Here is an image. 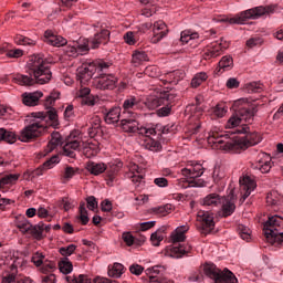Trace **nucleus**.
I'll return each instance as SVG.
<instances>
[{"mask_svg": "<svg viewBox=\"0 0 283 283\" xmlns=\"http://www.w3.org/2000/svg\"><path fill=\"white\" fill-rule=\"evenodd\" d=\"M241 134H245V136L229 137V134L212 132L208 137V144L213 149H223V151H234V154H238V151H243L244 149H249V147L262 143V136L258 132H251L249 127L247 133Z\"/></svg>", "mask_w": 283, "mask_h": 283, "instance_id": "1", "label": "nucleus"}, {"mask_svg": "<svg viewBox=\"0 0 283 283\" xmlns=\"http://www.w3.org/2000/svg\"><path fill=\"white\" fill-rule=\"evenodd\" d=\"M29 75L20 73L9 76V81L18 83V85H45L49 81H52V71L45 60L43 53L33 54L29 57L27 63Z\"/></svg>", "mask_w": 283, "mask_h": 283, "instance_id": "2", "label": "nucleus"}, {"mask_svg": "<svg viewBox=\"0 0 283 283\" xmlns=\"http://www.w3.org/2000/svg\"><path fill=\"white\" fill-rule=\"evenodd\" d=\"M233 114L226 124L227 129L231 130V137L235 134H247L249 125L253 123L255 114H258V104L249 102L247 98H240L232 104Z\"/></svg>", "mask_w": 283, "mask_h": 283, "instance_id": "3", "label": "nucleus"}, {"mask_svg": "<svg viewBox=\"0 0 283 283\" xmlns=\"http://www.w3.org/2000/svg\"><path fill=\"white\" fill-rule=\"evenodd\" d=\"M48 125L59 127V114L54 108H50L45 113H33V119L20 132L18 138L21 143H32V140H36L39 136L45 134Z\"/></svg>", "mask_w": 283, "mask_h": 283, "instance_id": "4", "label": "nucleus"}, {"mask_svg": "<svg viewBox=\"0 0 283 283\" xmlns=\"http://www.w3.org/2000/svg\"><path fill=\"white\" fill-rule=\"evenodd\" d=\"M203 273L196 272L189 276V282L202 283L211 280L212 283H238V277L231 270H221L216 263H205ZM206 275V276H205Z\"/></svg>", "mask_w": 283, "mask_h": 283, "instance_id": "5", "label": "nucleus"}, {"mask_svg": "<svg viewBox=\"0 0 283 283\" xmlns=\"http://www.w3.org/2000/svg\"><path fill=\"white\" fill-rule=\"evenodd\" d=\"M76 138V134L72 133L66 139V143L64 144L63 137L61 136V133L55 132L51 134V139L45 148V153L50 154V151H54L59 145L63 147V151L65 156H69V158H74L76 156V149L81 147V142L78 139H72Z\"/></svg>", "mask_w": 283, "mask_h": 283, "instance_id": "6", "label": "nucleus"}, {"mask_svg": "<svg viewBox=\"0 0 283 283\" xmlns=\"http://www.w3.org/2000/svg\"><path fill=\"white\" fill-rule=\"evenodd\" d=\"M263 233L269 244L274 247L283 244V218L277 214L269 217L263 226Z\"/></svg>", "mask_w": 283, "mask_h": 283, "instance_id": "7", "label": "nucleus"}, {"mask_svg": "<svg viewBox=\"0 0 283 283\" xmlns=\"http://www.w3.org/2000/svg\"><path fill=\"white\" fill-rule=\"evenodd\" d=\"M188 231L189 226H180L171 233L170 241L172 242L174 247L169 251L170 258L179 260V258H184V255H187V253H191V244L180 243L187 240L185 233H187Z\"/></svg>", "mask_w": 283, "mask_h": 283, "instance_id": "8", "label": "nucleus"}, {"mask_svg": "<svg viewBox=\"0 0 283 283\" xmlns=\"http://www.w3.org/2000/svg\"><path fill=\"white\" fill-rule=\"evenodd\" d=\"M275 12V6H268V7H255L252 9H248L240 13L234 14L232 18H226L220 21H226L231 24L243 25L247 21L253 19H260V17H264L266 14H273Z\"/></svg>", "mask_w": 283, "mask_h": 283, "instance_id": "9", "label": "nucleus"}, {"mask_svg": "<svg viewBox=\"0 0 283 283\" xmlns=\"http://www.w3.org/2000/svg\"><path fill=\"white\" fill-rule=\"evenodd\" d=\"M181 174L186 179L179 181V187L184 189L188 187H205V180L199 179L205 174V167L200 163L190 161L186 168L181 169Z\"/></svg>", "mask_w": 283, "mask_h": 283, "instance_id": "10", "label": "nucleus"}, {"mask_svg": "<svg viewBox=\"0 0 283 283\" xmlns=\"http://www.w3.org/2000/svg\"><path fill=\"white\" fill-rule=\"evenodd\" d=\"M112 63L98 60L88 64H83L77 69L76 78L80 81L81 85H85L88 81L92 80L94 74H101V72H107Z\"/></svg>", "mask_w": 283, "mask_h": 283, "instance_id": "11", "label": "nucleus"}, {"mask_svg": "<svg viewBox=\"0 0 283 283\" xmlns=\"http://www.w3.org/2000/svg\"><path fill=\"white\" fill-rule=\"evenodd\" d=\"M9 270L2 277V283H32V279L24 275H17L19 273V266H23V259L13 258L11 259Z\"/></svg>", "mask_w": 283, "mask_h": 283, "instance_id": "12", "label": "nucleus"}, {"mask_svg": "<svg viewBox=\"0 0 283 283\" xmlns=\"http://www.w3.org/2000/svg\"><path fill=\"white\" fill-rule=\"evenodd\" d=\"M144 103L140 97L128 96L123 103L122 118H138V113L143 109Z\"/></svg>", "mask_w": 283, "mask_h": 283, "instance_id": "13", "label": "nucleus"}, {"mask_svg": "<svg viewBox=\"0 0 283 283\" xmlns=\"http://www.w3.org/2000/svg\"><path fill=\"white\" fill-rule=\"evenodd\" d=\"M230 43L223 38L220 41L212 42L203 49L202 59L205 61H211V59H218L224 50H228Z\"/></svg>", "mask_w": 283, "mask_h": 283, "instance_id": "14", "label": "nucleus"}, {"mask_svg": "<svg viewBox=\"0 0 283 283\" xmlns=\"http://www.w3.org/2000/svg\"><path fill=\"white\" fill-rule=\"evenodd\" d=\"M96 33L90 40H84V43L88 45V50H98L101 45H107L111 36L109 30L105 29L103 25L97 27Z\"/></svg>", "mask_w": 283, "mask_h": 283, "instance_id": "15", "label": "nucleus"}, {"mask_svg": "<svg viewBox=\"0 0 283 283\" xmlns=\"http://www.w3.org/2000/svg\"><path fill=\"white\" fill-rule=\"evenodd\" d=\"M199 226L198 229L201 235H209L216 229V221H213V213L208 211L199 212L198 214Z\"/></svg>", "mask_w": 283, "mask_h": 283, "instance_id": "16", "label": "nucleus"}, {"mask_svg": "<svg viewBox=\"0 0 283 283\" xmlns=\"http://www.w3.org/2000/svg\"><path fill=\"white\" fill-rule=\"evenodd\" d=\"M19 180V175H6L0 178V191L6 193L8 189H10V185H14ZM12 201L10 199L1 198L0 199V210L3 211L8 205H10Z\"/></svg>", "mask_w": 283, "mask_h": 283, "instance_id": "17", "label": "nucleus"}, {"mask_svg": "<svg viewBox=\"0 0 283 283\" xmlns=\"http://www.w3.org/2000/svg\"><path fill=\"white\" fill-rule=\"evenodd\" d=\"M87 52H90V46L84 40H80L78 42H72L70 44H66V46L64 48V54L72 59H76L78 54L83 56L84 54H87Z\"/></svg>", "mask_w": 283, "mask_h": 283, "instance_id": "18", "label": "nucleus"}, {"mask_svg": "<svg viewBox=\"0 0 283 283\" xmlns=\"http://www.w3.org/2000/svg\"><path fill=\"white\" fill-rule=\"evenodd\" d=\"M221 216L222 218H229L235 213V195L233 193V188L227 197L221 198Z\"/></svg>", "mask_w": 283, "mask_h": 283, "instance_id": "19", "label": "nucleus"}, {"mask_svg": "<svg viewBox=\"0 0 283 283\" xmlns=\"http://www.w3.org/2000/svg\"><path fill=\"white\" fill-rule=\"evenodd\" d=\"M99 72V77L94 81V85L97 90H114L118 83V78L112 74H104Z\"/></svg>", "mask_w": 283, "mask_h": 283, "instance_id": "20", "label": "nucleus"}, {"mask_svg": "<svg viewBox=\"0 0 283 283\" xmlns=\"http://www.w3.org/2000/svg\"><path fill=\"white\" fill-rule=\"evenodd\" d=\"M17 228L21 233H29V235H33L36 240H41V230L43 229V222H40L38 226H32L27 219L22 221H18Z\"/></svg>", "mask_w": 283, "mask_h": 283, "instance_id": "21", "label": "nucleus"}, {"mask_svg": "<svg viewBox=\"0 0 283 283\" xmlns=\"http://www.w3.org/2000/svg\"><path fill=\"white\" fill-rule=\"evenodd\" d=\"M120 169H123V161L120 160L111 161L106 165L105 180L108 187L114 186V180H116V177L118 176V171H120Z\"/></svg>", "mask_w": 283, "mask_h": 283, "instance_id": "22", "label": "nucleus"}, {"mask_svg": "<svg viewBox=\"0 0 283 283\" xmlns=\"http://www.w3.org/2000/svg\"><path fill=\"white\" fill-rule=\"evenodd\" d=\"M273 167V161L271 160V156L262 153L258 160L252 164V169L255 171H260L261 174H269L271 168Z\"/></svg>", "mask_w": 283, "mask_h": 283, "instance_id": "23", "label": "nucleus"}, {"mask_svg": "<svg viewBox=\"0 0 283 283\" xmlns=\"http://www.w3.org/2000/svg\"><path fill=\"white\" fill-rule=\"evenodd\" d=\"M66 282L69 283H114V281H109L107 277L95 276L92 279L87 274H80L78 276H65Z\"/></svg>", "mask_w": 283, "mask_h": 283, "instance_id": "24", "label": "nucleus"}, {"mask_svg": "<svg viewBox=\"0 0 283 283\" xmlns=\"http://www.w3.org/2000/svg\"><path fill=\"white\" fill-rule=\"evenodd\" d=\"M240 186H241V199L240 202H244L250 196L251 191L255 190V187L258 185L255 184V180H253L251 177L245 176L242 179L239 180Z\"/></svg>", "mask_w": 283, "mask_h": 283, "instance_id": "25", "label": "nucleus"}, {"mask_svg": "<svg viewBox=\"0 0 283 283\" xmlns=\"http://www.w3.org/2000/svg\"><path fill=\"white\" fill-rule=\"evenodd\" d=\"M168 33L169 29L163 20L155 22L153 27L151 43H160V41H163Z\"/></svg>", "mask_w": 283, "mask_h": 283, "instance_id": "26", "label": "nucleus"}, {"mask_svg": "<svg viewBox=\"0 0 283 283\" xmlns=\"http://www.w3.org/2000/svg\"><path fill=\"white\" fill-rule=\"evenodd\" d=\"M123 118L122 108L119 106H113L112 108H105L104 120L107 125H116Z\"/></svg>", "mask_w": 283, "mask_h": 283, "instance_id": "27", "label": "nucleus"}, {"mask_svg": "<svg viewBox=\"0 0 283 283\" xmlns=\"http://www.w3.org/2000/svg\"><path fill=\"white\" fill-rule=\"evenodd\" d=\"M119 125L123 132H126L128 134H138L140 129L138 120H136V117H122Z\"/></svg>", "mask_w": 283, "mask_h": 283, "instance_id": "28", "label": "nucleus"}, {"mask_svg": "<svg viewBox=\"0 0 283 283\" xmlns=\"http://www.w3.org/2000/svg\"><path fill=\"white\" fill-rule=\"evenodd\" d=\"M44 42L54 48H63V45H67V40H65V38L56 35L50 30L44 32Z\"/></svg>", "mask_w": 283, "mask_h": 283, "instance_id": "29", "label": "nucleus"}, {"mask_svg": "<svg viewBox=\"0 0 283 283\" xmlns=\"http://www.w3.org/2000/svg\"><path fill=\"white\" fill-rule=\"evenodd\" d=\"M212 180L217 185L218 190L222 191L227 187V174L220 167H216L212 172Z\"/></svg>", "mask_w": 283, "mask_h": 283, "instance_id": "30", "label": "nucleus"}, {"mask_svg": "<svg viewBox=\"0 0 283 283\" xmlns=\"http://www.w3.org/2000/svg\"><path fill=\"white\" fill-rule=\"evenodd\" d=\"M90 87H81L77 93L78 98H82V105H88V107H94L96 105V97L91 94Z\"/></svg>", "mask_w": 283, "mask_h": 283, "instance_id": "31", "label": "nucleus"}, {"mask_svg": "<svg viewBox=\"0 0 283 283\" xmlns=\"http://www.w3.org/2000/svg\"><path fill=\"white\" fill-rule=\"evenodd\" d=\"M233 67V57L231 55H224L220 61L218 66L214 70V74L217 76H220L221 74H224V72H229Z\"/></svg>", "mask_w": 283, "mask_h": 283, "instance_id": "32", "label": "nucleus"}, {"mask_svg": "<svg viewBox=\"0 0 283 283\" xmlns=\"http://www.w3.org/2000/svg\"><path fill=\"white\" fill-rule=\"evenodd\" d=\"M163 272H165V266L163 265H155L153 268H148L146 270V275L148 276V280L150 283H165L160 281V275Z\"/></svg>", "mask_w": 283, "mask_h": 283, "instance_id": "33", "label": "nucleus"}, {"mask_svg": "<svg viewBox=\"0 0 283 283\" xmlns=\"http://www.w3.org/2000/svg\"><path fill=\"white\" fill-rule=\"evenodd\" d=\"M86 169L93 176H101V174H105V169H107V165L104 163L88 161L86 164Z\"/></svg>", "mask_w": 283, "mask_h": 283, "instance_id": "34", "label": "nucleus"}, {"mask_svg": "<svg viewBox=\"0 0 283 283\" xmlns=\"http://www.w3.org/2000/svg\"><path fill=\"white\" fill-rule=\"evenodd\" d=\"M42 92L24 94L22 97V103L28 107H34V105L39 104V98H42Z\"/></svg>", "mask_w": 283, "mask_h": 283, "instance_id": "35", "label": "nucleus"}, {"mask_svg": "<svg viewBox=\"0 0 283 283\" xmlns=\"http://www.w3.org/2000/svg\"><path fill=\"white\" fill-rule=\"evenodd\" d=\"M203 207H220L222 197L218 193H210L202 199Z\"/></svg>", "mask_w": 283, "mask_h": 283, "instance_id": "36", "label": "nucleus"}, {"mask_svg": "<svg viewBox=\"0 0 283 283\" xmlns=\"http://www.w3.org/2000/svg\"><path fill=\"white\" fill-rule=\"evenodd\" d=\"M122 238L127 247H134L136 244L137 247H140L143 242H145V237H140V239L134 238V234L132 232H124L122 234Z\"/></svg>", "mask_w": 283, "mask_h": 283, "instance_id": "37", "label": "nucleus"}, {"mask_svg": "<svg viewBox=\"0 0 283 283\" xmlns=\"http://www.w3.org/2000/svg\"><path fill=\"white\" fill-rule=\"evenodd\" d=\"M145 61H149V56L145 51H134L132 55V63L134 67H138V65H143Z\"/></svg>", "mask_w": 283, "mask_h": 283, "instance_id": "38", "label": "nucleus"}, {"mask_svg": "<svg viewBox=\"0 0 283 283\" xmlns=\"http://www.w3.org/2000/svg\"><path fill=\"white\" fill-rule=\"evenodd\" d=\"M0 140H4V143L12 145L17 143V134L12 130L0 128Z\"/></svg>", "mask_w": 283, "mask_h": 283, "instance_id": "39", "label": "nucleus"}, {"mask_svg": "<svg viewBox=\"0 0 283 283\" xmlns=\"http://www.w3.org/2000/svg\"><path fill=\"white\" fill-rule=\"evenodd\" d=\"M144 106L147 107L148 109H156L157 107H160L165 103V99H161V97H155L150 96L147 97L146 101L143 102Z\"/></svg>", "mask_w": 283, "mask_h": 283, "instance_id": "40", "label": "nucleus"}, {"mask_svg": "<svg viewBox=\"0 0 283 283\" xmlns=\"http://www.w3.org/2000/svg\"><path fill=\"white\" fill-rule=\"evenodd\" d=\"M166 231L167 227L164 226L150 235V241L153 242L154 247H160V242H163V240L165 239V237H163V233H165Z\"/></svg>", "mask_w": 283, "mask_h": 283, "instance_id": "41", "label": "nucleus"}, {"mask_svg": "<svg viewBox=\"0 0 283 283\" xmlns=\"http://www.w3.org/2000/svg\"><path fill=\"white\" fill-rule=\"evenodd\" d=\"M282 202H283V197L277 196V192H270L266 196V205H269L270 207H280Z\"/></svg>", "mask_w": 283, "mask_h": 283, "instance_id": "42", "label": "nucleus"}, {"mask_svg": "<svg viewBox=\"0 0 283 283\" xmlns=\"http://www.w3.org/2000/svg\"><path fill=\"white\" fill-rule=\"evenodd\" d=\"M74 266L72 265L70 259L63 258L59 261V270L64 275H67L71 271H73Z\"/></svg>", "mask_w": 283, "mask_h": 283, "instance_id": "43", "label": "nucleus"}, {"mask_svg": "<svg viewBox=\"0 0 283 283\" xmlns=\"http://www.w3.org/2000/svg\"><path fill=\"white\" fill-rule=\"evenodd\" d=\"M98 144L97 143H88L84 146L83 154L86 158H90L92 156H96L98 154Z\"/></svg>", "mask_w": 283, "mask_h": 283, "instance_id": "44", "label": "nucleus"}, {"mask_svg": "<svg viewBox=\"0 0 283 283\" xmlns=\"http://www.w3.org/2000/svg\"><path fill=\"white\" fill-rule=\"evenodd\" d=\"M200 35L198 32H192L191 30H185L181 32L180 41L182 44H187L190 41H195V39H198Z\"/></svg>", "mask_w": 283, "mask_h": 283, "instance_id": "45", "label": "nucleus"}, {"mask_svg": "<svg viewBox=\"0 0 283 283\" xmlns=\"http://www.w3.org/2000/svg\"><path fill=\"white\" fill-rule=\"evenodd\" d=\"M143 147L149 151H160V143L156 142L151 137H148L144 140Z\"/></svg>", "mask_w": 283, "mask_h": 283, "instance_id": "46", "label": "nucleus"}, {"mask_svg": "<svg viewBox=\"0 0 283 283\" xmlns=\"http://www.w3.org/2000/svg\"><path fill=\"white\" fill-rule=\"evenodd\" d=\"M125 266L120 263H114L111 268L108 266V275L109 277H120L123 275Z\"/></svg>", "mask_w": 283, "mask_h": 283, "instance_id": "47", "label": "nucleus"}, {"mask_svg": "<svg viewBox=\"0 0 283 283\" xmlns=\"http://www.w3.org/2000/svg\"><path fill=\"white\" fill-rule=\"evenodd\" d=\"M263 90L264 84L261 82H251L247 84V92H249V94H260V92H263Z\"/></svg>", "mask_w": 283, "mask_h": 283, "instance_id": "48", "label": "nucleus"}, {"mask_svg": "<svg viewBox=\"0 0 283 283\" xmlns=\"http://www.w3.org/2000/svg\"><path fill=\"white\" fill-rule=\"evenodd\" d=\"M237 231H238L240 238L245 240V242H249L251 240V229H249V227H247L244 224H239L237 228Z\"/></svg>", "mask_w": 283, "mask_h": 283, "instance_id": "49", "label": "nucleus"}, {"mask_svg": "<svg viewBox=\"0 0 283 283\" xmlns=\"http://www.w3.org/2000/svg\"><path fill=\"white\" fill-rule=\"evenodd\" d=\"M207 78H208L207 73L205 72L197 73L191 80V86L200 87V85H202V83H205Z\"/></svg>", "mask_w": 283, "mask_h": 283, "instance_id": "50", "label": "nucleus"}, {"mask_svg": "<svg viewBox=\"0 0 283 283\" xmlns=\"http://www.w3.org/2000/svg\"><path fill=\"white\" fill-rule=\"evenodd\" d=\"M80 216L77 217L80 222L85 226L87 222H90V217H87V209L85 208V202L80 203L78 208Z\"/></svg>", "mask_w": 283, "mask_h": 283, "instance_id": "51", "label": "nucleus"}, {"mask_svg": "<svg viewBox=\"0 0 283 283\" xmlns=\"http://www.w3.org/2000/svg\"><path fill=\"white\" fill-rule=\"evenodd\" d=\"M212 118H222L227 114V106L224 104H218L211 109Z\"/></svg>", "mask_w": 283, "mask_h": 283, "instance_id": "52", "label": "nucleus"}, {"mask_svg": "<svg viewBox=\"0 0 283 283\" xmlns=\"http://www.w3.org/2000/svg\"><path fill=\"white\" fill-rule=\"evenodd\" d=\"M60 163L61 157H59V155H54L42 165V169H53V167H56Z\"/></svg>", "mask_w": 283, "mask_h": 283, "instance_id": "53", "label": "nucleus"}, {"mask_svg": "<svg viewBox=\"0 0 283 283\" xmlns=\"http://www.w3.org/2000/svg\"><path fill=\"white\" fill-rule=\"evenodd\" d=\"M14 41L17 45H36V41L24 35H17Z\"/></svg>", "mask_w": 283, "mask_h": 283, "instance_id": "54", "label": "nucleus"}, {"mask_svg": "<svg viewBox=\"0 0 283 283\" xmlns=\"http://www.w3.org/2000/svg\"><path fill=\"white\" fill-rule=\"evenodd\" d=\"M161 99H164L163 105H172L174 107V103H176V93L167 91L163 94Z\"/></svg>", "mask_w": 283, "mask_h": 283, "instance_id": "55", "label": "nucleus"}, {"mask_svg": "<svg viewBox=\"0 0 283 283\" xmlns=\"http://www.w3.org/2000/svg\"><path fill=\"white\" fill-rule=\"evenodd\" d=\"M59 96H61V92H59V91H53L50 95H48L45 98L46 107H52V105H54V103H56Z\"/></svg>", "mask_w": 283, "mask_h": 283, "instance_id": "56", "label": "nucleus"}, {"mask_svg": "<svg viewBox=\"0 0 283 283\" xmlns=\"http://www.w3.org/2000/svg\"><path fill=\"white\" fill-rule=\"evenodd\" d=\"M54 269H56V263L44 259L41 265L42 273H50V271H54Z\"/></svg>", "mask_w": 283, "mask_h": 283, "instance_id": "57", "label": "nucleus"}, {"mask_svg": "<svg viewBox=\"0 0 283 283\" xmlns=\"http://www.w3.org/2000/svg\"><path fill=\"white\" fill-rule=\"evenodd\" d=\"M264 43V40L258 35L250 38L247 41V45L249 48H260V45H262Z\"/></svg>", "mask_w": 283, "mask_h": 283, "instance_id": "58", "label": "nucleus"}, {"mask_svg": "<svg viewBox=\"0 0 283 283\" xmlns=\"http://www.w3.org/2000/svg\"><path fill=\"white\" fill-rule=\"evenodd\" d=\"M59 251L63 258H70V255L76 251V245L70 244L69 247H62Z\"/></svg>", "mask_w": 283, "mask_h": 283, "instance_id": "59", "label": "nucleus"}, {"mask_svg": "<svg viewBox=\"0 0 283 283\" xmlns=\"http://www.w3.org/2000/svg\"><path fill=\"white\" fill-rule=\"evenodd\" d=\"M124 41L127 45H136V32L128 31L124 34Z\"/></svg>", "mask_w": 283, "mask_h": 283, "instance_id": "60", "label": "nucleus"}, {"mask_svg": "<svg viewBox=\"0 0 283 283\" xmlns=\"http://www.w3.org/2000/svg\"><path fill=\"white\" fill-rule=\"evenodd\" d=\"M161 105L164 106L157 109V115L160 117L169 116V114H171V107H174V105H169V104H161Z\"/></svg>", "mask_w": 283, "mask_h": 283, "instance_id": "61", "label": "nucleus"}, {"mask_svg": "<svg viewBox=\"0 0 283 283\" xmlns=\"http://www.w3.org/2000/svg\"><path fill=\"white\" fill-rule=\"evenodd\" d=\"M32 262L35 266H42L43 262H45V255L40 252H35L32 256Z\"/></svg>", "mask_w": 283, "mask_h": 283, "instance_id": "62", "label": "nucleus"}, {"mask_svg": "<svg viewBox=\"0 0 283 283\" xmlns=\"http://www.w3.org/2000/svg\"><path fill=\"white\" fill-rule=\"evenodd\" d=\"M7 56H9V59H21V56H23V50L21 49L8 50Z\"/></svg>", "mask_w": 283, "mask_h": 283, "instance_id": "63", "label": "nucleus"}, {"mask_svg": "<svg viewBox=\"0 0 283 283\" xmlns=\"http://www.w3.org/2000/svg\"><path fill=\"white\" fill-rule=\"evenodd\" d=\"M129 271L133 275H142V273L145 271V268L138 263H134L129 266Z\"/></svg>", "mask_w": 283, "mask_h": 283, "instance_id": "64", "label": "nucleus"}]
</instances>
